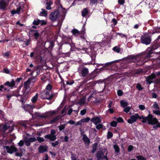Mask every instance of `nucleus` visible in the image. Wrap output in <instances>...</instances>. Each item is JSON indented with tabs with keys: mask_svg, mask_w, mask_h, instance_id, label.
<instances>
[{
	"mask_svg": "<svg viewBox=\"0 0 160 160\" xmlns=\"http://www.w3.org/2000/svg\"><path fill=\"white\" fill-rule=\"evenodd\" d=\"M142 119V121L143 123H145L148 122L149 124L152 125H156L153 126L154 128L157 129L160 128V122H159L158 120L155 118H154L153 116L150 114L146 117L143 118L142 116H140L138 113H135L131 116L130 118L127 120V122L129 124H132L137 121L138 119Z\"/></svg>",
	"mask_w": 160,
	"mask_h": 160,
	"instance_id": "nucleus-1",
	"label": "nucleus"
},
{
	"mask_svg": "<svg viewBox=\"0 0 160 160\" xmlns=\"http://www.w3.org/2000/svg\"><path fill=\"white\" fill-rule=\"evenodd\" d=\"M53 96L54 95L52 92H49L47 90H45L41 93V98L42 99L50 100Z\"/></svg>",
	"mask_w": 160,
	"mask_h": 160,
	"instance_id": "nucleus-2",
	"label": "nucleus"
},
{
	"mask_svg": "<svg viewBox=\"0 0 160 160\" xmlns=\"http://www.w3.org/2000/svg\"><path fill=\"white\" fill-rule=\"evenodd\" d=\"M141 41L142 43L146 45H148L151 42V38L148 33H145L141 37Z\"/></svg>",
	"mask_w": 160,
	"mask_h": 160,
	"instance_id": "nucleus-3",
	"label": "nucleus"
},
{
	"mask_svg": "<svg viewBox=\"0 0 160 160\" xmlns=\"http://www.w3.org/2000/svg\"><path fill=\"white\" fill-rule=\"evenodd\" d=\"M60 13L58 11L52 12L50 15L49 18L52 21H55L59 16Z\"/></svg>",
	"mask_w": 160,
	"mask_h": 160,
	"instance_id": "nucleus-4",
	"label": "nucleus"
},
{
	"mask_svg": "<svg viewBox=\"0 0 160 160\" xmlns=\"http://www.w3.org/2000/svg\"><path fill=\"white\" fill-rule=\"evenodd\" d=\"M37 140V138L34 137H31L29 138H25L24 139V142L26 145L28 146L30 145L31 142H33Z\"/></svg>",
	"mask_w": 160,
	"mask_h": 160,
	"instance_id": "nucleus-5",
	"label": "nucleus"
},
{
	"mask_svg": "<svg viewBox=\"0 0 160 160\" xmlns=\"http://www.w3.org/2000/svg\"><path fill=\"white\" fill-rule=\"evenodd\" d=\"M4 149L7 150V152L10 154H12L13 152L17 151V149L16 148L13 146H4Z\"/></svg>",
	"mask_w": 160,
	"mask_h": 160,
	"instance_id": "nucleus-6",
	"label": "nucleus"
},
{
	"mask_svg": "<svg viewBox=\"0 0 160 160\" xmlns=\"http://www.w3.org/2000/svg\"><path fill=\"white\" fill-rule=\"evenodd\" d=\"M87 50L88 51L87 52L88 53V54L91 57L92 59H94L96 55V50L92 49L91 48H90L88 49Z\"/></svg>",
	"mask_w": 160,
	"mask_h": 160,
	"instance_id": "nucleus-7",
	"label": "nucleus"
},
{
	"mask_svg": "<svg viewBox=\"0 0 160 160\" xmlns=\"http://www.w3.org/2000/svg\"><path fill=\"white\" fill-rule=\"evenodd\" d=\"M22 107L25 111H30L32 110L34 108V105L33 104L31 105L23 104Z\"/></svg>",
	"mask_w": 160,
	"mask_h": 160,
	"instance_id": "nucleus-8",
	"label": "nucleus"
},
{
	"mask_svg": "<svg viewBox=\"0 0 160 160\" xmlns=\"http://www.w3.org/2000/svg\"><path fill=\"white\" fill-rule=\"evenodd\" d=\"M156 76L155 73H152L150 76L146 77V80L147 83L150 84L152 82V80L155 78Z\"/></svg>",
	"mask_w": 160,
	"mask_h": 160,
	"instance_id": "nucleus-9",
	"label": "nucleus"
},
{
	"mask_svg": "<svg viewBox=\"0 0 160 160\" xmlns=\"http://www.w3.org/2000/svg\"><path fill=\"white\" fill-rule=\"evenodd\" d=\"M30 84L28 82V81H27L24 82V86L25 90V92L24 93V95L27 94L30 91Z\"/></svg>",
	"mask_w": 160,
	"mask_h": 160,
	"instance_id": "nucleus-10",
	"label": "nucleus"
},
{
	"mask_svg": "<svg viewBox=\"0 0 160 160\" xmlns=\"http://www.w3.org/2000/svg\"><path fill=\"white\" fill-rule=\"evenodd\" d=\"M7 4L6 2L4 0L0 1V9L4 11L6 8Z\"/></svg>",
	"mask_w": 160,
	"mask_h": 160,
	"instance_id": "nucleus-11",
	"label": "nucleus"
},
{
	"mask_svg": "<svg viewBox=\"0 0 160 160\" xmlns=\"http://www.w3.org/2000/svg\"><path fill=\"white\" fill-rule=\"evenodd\" d=\"M55 112L54 111L49 112L45 113L43 115H42L40 117L45 118H48L54 114Z\"/></svg>",
	"mask_w": 160,
	"mask_h": 160,
	"instance_id": "nucleus-12",
	"label": "nucleus"
},
{
	"mask_svg": "<svg viewBox=\"0 0 160 160\" xmlns=\"http://www.w3.org/2000/svg\"><path fill=\"white\" fill-rule=\"evenodd\" d=\"M22 12L23 10L22 8L21 7H19L16 10H12L11 11V13L12 15H13L15 14H19L20 12Z\"/></svg>",
	"mask_w": 160,
	"mask_h": 160,
	"instance_id": "nucleus-13",
	"label": "nucleus"
},
{
	"mask_svg": "<svg viewBox=\"0 0 160 160\" xmlns=\"http://www.w3.org/2000/svg\"><path fill=\"white\" fill-rule=\"evenodd\" d=\"M96 98H97L96 97V92L95 91H94L93 90L92 92V93L91 95H90L89 97L88 98V101H89L92 100V101H94V100L92 99H95Z\"/></svg>",
	"mask_w": 160,
	"mask_h": 160,
	"instance_id": "nucleus-14",
	"label": "nucleus"
},
{
	"mask_svg": "<svg viewBox=\"0 0 160 160\" xmlns=\"http://www.w3.org/2000/svg\"><path fill=\"white\" fill-rule=\"evenodd\" d=\"M88 69L85 67H84L81 70V74L83 77L87 76L88 73Z\"/></svg>",
	"mask_w": 160,
	"mask_h": 160,
	"instance_id": "nucleus-15",
	"label": "nucleus"
},
{
	"mask_svg": "<svg viewBox=\"0 0 160 160\" xmlns=\"http://www.w3.org/2000/svg\"><path fill=\"white\" fill-rule=\"evenodd\" d=\"M45 138H46L52 141H54L56 139V137L55 135L50 134L45 135Z\"/></svg>",
	"mask_w": 160,
	"mask_h": 160,
	"instance_id": "nucleus-16",
	"label": "nucleus"
},
{
	"mask_svg": "<svg viewBox=\"0 0 160 160\" xmlns=\"http://www.w3.org/2000/svg\"><path fill=\"white\" fill-rule=\"evenodd\" d=\"M91 121L94 123L95 125L97 124L98 123L101 122L100 118L98 117H96L92 118L91 120Z\"/></svg>",
	"mask_w": 160,
	"mask_h": 160,
	"instance_id": "nucleus-17",
	"label": "nucleus"
},
{
	"mask_svg": "<svg viewBox=\"0 0 160 160\" xmlns=\"http://www.w3.org/2000/svg\"><path fill=\"white\" fill-rule=\"evenodd\" d=\"M4 85H7L9 87L12 88L15 85V82L13 80H12L11 82L7 81L4 83Z\"/></svg>",
	"mask_w": 160,
	"mask_h": 160,
	"instance_id": "nucleus-18",
	"label": "nucleus"
},
{
	"mask_svg": "<svg viewBox=\"0 0 160 160\" xmlns=\"http://www.w3.org/2000/svg\"><path fill=\"white\" fill-rule=\"evenodd\" d=\"M40 153L43 152L47 151V147L45 146H40L38 148Z\"/></svg>",
	"mask_w": 160,
	"mask_h": 160,
	"instance_id": "nucleus-19",
	"label": "nucleus"
},
{
	"mask_svg": "<svg viewBox=\"0 0 160 160\" xmlns=\"http://www.w3.org/2000/svg\"><path fill=\"white\" fill-rule=\"evenodd\" d=\"M82 139L86 144H88L90 142V141L88 137L85 135H83Z\"/></svg>",
	"mask_w": 160,
	"mask_h": 160,
	"instance_id": "nucleus-20",
	"label": "nucleus"
},
{
	"mask_svg": "<svg viewBox=\"0 0 160 160\" xmlns=\"http://www.w3.org/2000/svg\"><path fill=\"white\" fill-rule=\"evenodd\" d=\"M104 153L105 154V153H103V149L102 151H100L98 152L97 154V157L98 159H100L102 158V156Z\"/></svg>",
	"mask_w": 160,
	"mask_h": 160,
	"instance_id": "nucleus-21",
	"label": "nucleus"
},
{
	"mask_svg": "<svg viewBox=\"0 0 160 160\" xmlns=\"http://www.w3.org/2000/svg\"><path fill=\"white\" fill-rule=\"evenodd\" d=\"M86 102V99L85 98H83L80 99L78 103L80 105H82L85 104Z\"/></svg>",
	"mask_w": 160,
	"mask_h": 160,
	"instance_id": "nucleus-22",
	"label": "nucleus"
},
{
	"mask_svg": "<svg viewBox=\"0 0 160 160\" xmlns=\"http://www.w3.org/2000/svg\"><path fill=\"white\" fill-rule=\"evenodd\" d=\"M52 4V2L51 1H49L48 2H47L46 3V4L47 5V6L46 7V9L48 10H50L51 9L50 6Z\"/></svg>",
	"mask_w": 160,
	"mask_h": 160,
	"instance_id": "nucleus-23",
	"label": "nucleus"
},
{
	"mask_svg": "<svg viewBox=\"0 0 160 160\" xmlns=\"http://www.w3.org/2000/svg\"><path fill=\"white\" fill-rule=\"evenodd\" d=\"M41 10L42 11L40 12V15L42 16L46 17L47 15V11L43 8H42Z\"/></svg>",
	"mask_w": 160,
	"mask_h": 160,
	"instance_id": "nucleus-24",
	"label": "nucleus"
},
{
	"mask_svg": "<svg viewBox=\"0 0 160 160\" xmlns=\"http://www.w3.org/2000/svg\"><path fill=\"white\" fill-rule=\"evenodd\" d=\"M120 104L121 105V106L123 108H124L127 107V106L128 105V103L127 102H125L122 100H121L120 101Z\"/></svg>",
	"mask_w": 160,
	"mask_h": 160,
	"instance_id": "nucleus-25",
	"label": "nucleus"
},
{
	"mask_svg": "<svg viewBox=\"0 0 160 160\" xmlns=\"http://www.w3.org/2000/svg\"><path fill=\"white\" fill-rule=\"evenodd\" d=\"M38 98V94L36 93L31 99V101L33 103L35 102L37 100Z\"/></svg>",
	"mask_w": 160,
	"mask_h": 160,
	"instance_id": "nucleus-26",
	"label": "nucleus"
},
{
	"mask_svg": "<svg viewBox=\"0 0 160 160\" xmlns=\"http://www.w3.org/2000/svg\"><path fill=\"white\" fill-rule=\"evenodd\" d=\"M103 153H105V155L102 158H104L105 160H108V158L107 157V155L108 154V151L106 148H105L103 149Z\"/></svg>",
	"mask_w": 160,
	"mask_h": 160,
	"instance_id": "nucleus-27",
	"label": "nucleus"
},
{
	"mask_svg": "<svg viewBox=\"0 0 160 160\" xmlns=\"http://www.w3.org/2000/svg\"><path fill=\"white\" fill-rule=\"evenodd\" d=\"M88 12V10L87 8H84L82 11V17L85 16Z\"/></svg>",
	"mask_w": 160,
	"mask_h": 160,
	"instance_id": "nucleus-28",
	"label": "nucleus"
},
{
	"mask_svg": "<svg viewBox=\"0 0 160 160\" xmlns=\"http://www.w3.org/2000/svg\"><path fill=\"white\" fill-rule=\"evenodd\" d=\"M152 107L153 108L155 109V110H158L159 109V107L156 102H154L152 106Z\"/></svg>",
	"mask_w": 160,
	"mask_h": 160,
	"instance_id": "nucleus-29",
	"label": "nucleus"
},
{
	"mask_svg": "<svg viewBox=\"0 0 160 160\" xmlns=\"http://www.w3.org/2000/svg\"><path fill=\"white\" fill-rule=\"evenodd\" d=\"M52 89V85L50 84H48L46 87L45 90H47L49 92H52L51 91Z\"/></svg>",
	"mask_w": 160,
	"mask_h": 160,
	"instance_id": "nucleus-30",
	"label": "nucleus"
},
{
	"mask_svg": "<svg viewBox=\"0 0 160 160\" xmlns=\"http://www.w3.org/2000/svg\"><path fill=\"white\" fill-rule=\"evenodd\" d=\"M90 120V118L89 117H87L86 118L82 119H81L82 123L85 122H88Z\"/></svg>",
	"mask_w": 160,
	"mask_h": 160,
	"instance_id": "nucleus-31",
	"label": "nucleus"
},
{
	"mask_svg": "<svg viewBox=\"0 0 160 160\" xmlns=\"http://www.w3.org/2000/svg\"><path fill=\"white\" fill-rule=\"evenodd\" d=\"M114 62V61H112V62H107V63H106L105 64H98L97 66L98 67V66H102L103 67H104L105 66H108V65H110V64H112V63H113Z\"/></svg>",
	"mask_w": 160,
	"mask_h": 160,
	"instance_id": "nucleus-32",
	"label": "nucleus"
},
{
	"mask_svg": "<svg viewBox=\"0 0 160 160\" xmlns=\"http://www.w3.org/2000/svg\"><path fill=\"white\" fill-rule=\"evenodd\" d=\"M113 148L115 150V152L116 153H118L119 152V148L117 145H114L113 146Z\"/></svg>",
	"mask_w": 160,
	"mask_h": 160,
	"instance_id": "nucleus-33",
	"label": "nucleus"
},
{
	"mask_svg": "<svg viewBox=\"0 0 160 160\" xmlns=\"http://www.w3.org/2000/svg\"><path fill=\"white\" fill-rule=\"evenodd\" d=\"M113 50L119 53L120 52V49L118 47L115 46L113 48Z\"/></svg>",
	"mask_w": 160,
	"mask_h": 160,
	"instance_id": "nucleus-34",
	"label": "nucleus"
},
{
	"mask_svg": "<svg viewBox=\"0 0 160 160\" xmlns=\"http://www.w3.org/2000/svg\"><path fill=\"white\" fill-rule=\"evenodd\" d=\"M110 125L112 127H116L117 126V122L115 121H112L110 122Z\"/></svg>",
	"mask_w": 160,
	"mask_h": 160,
	"instance_id": "nucleus-35",
	"label": "nucleus"
},
{
	"mask_svg": "<svg viewBox=\"0 0 160 160\" xmlns=\"http://www.w3.org/2000/svg\"><path fill=\"white\" fill-rule=\"evenodd\" d=\"M136 158L138 160H146V159L144 157L139 155L136 156Z\"/></svg>",
	"mask_w": 160,
	"mask_h": 160,
	"instance_id": "nucleus-36",
	"label": "nucleus"
},
{
	"mask_svg": "<svg viewBox=\"0 0 160 160\" xmlns=\"http://www.w3.org/2000/svg\"><path fill=\"white\" fill-rule=\"evenodd\" d=\"M153 113L157 115H160V110L159 109L153 110L152 111Z\"/></svg>",
	"mask_w": 160,
	"mask_h": 160,
	"instance_id": "nucleus-37",
	"label": "nucleus"
},
{
	"mask_svg": "<svg viewBox=\"0 0 160 160\" xmlns=\"http://www.w3.org/2000/svg\"><path fill=\"white\" fill-rule=\"evenodd\" d=\"M27 81H28V82L30 83V84H31L32 83L36 82V80L35 79V78H30L28 79Z\"/></svg>",
	"mask_w": 160,
	"mask_h": 160,
	"instance_id": "nucleus-38",
	"label": "nucleus"
},
{
	"mask_svg": "<svg viewBox=\"0 0 160 160\" xmlns=\"http://www.w3.org/2000/svg\"><path fill=\"white\" fill-rule=\"evenodd\" d=\"M33 24L36 25H38L40 24V20L37 19V20H35L33 22Z\"/></svg>",
	"mask_w": 160,
	"mask_h": 160,
	"instance_id": "nucleus-39",
	"label": "nucleus"
},
{
	"mask_svg": "<svg viewBox=\"0 0 160 160\" xmlns=\"http://www.w3.org/2000/svg\"><path fill=\"white\" fill-rule=\"evenodd\" d=\"M130 109L131 108L129 107H126L124 108L123 111L126 113H128Z\"/></svg>",
	"mask_w": 160,
	"mask_h": 160,
	"instance_id": "nucleus-40",
	"label": "nucleus"
},
{
	"mask_svg": "<svg viewBox=\"0 0 160 160\" xmlns=\"http://www.w3.org/2000/svg\"><path fill=\"white\" fill-rule=\"evenodd\" d=\"M113 136L112 133L110 131L108 132L107 134V138L108 139L111 138Z\"/></svg>",
	"mask_w": 160,
	"mask_h": 160,
	"instance_id": "nucleus-41",
	"label": "nucleus"
},
{
	"mask_svg": "<svg viewBox=\"0 0 160 160\" xmlns=\"http://www.w3.org/2000/svg\"><path fill=\"white\" fill-rule=\"evenodd\" d=\"M37 140L40 142H43L44 141V139L43 138L40 137H37Z\"/></svg>",
	"mask_w": 160,
	"mask_h": 160,
	"instance_id": "nucleus-42",
	"label": "nucleus"
},
{
	"mask_svg": "<svg viewBox=\"0 0 160 160\" xmlns=\"http://www.w3.org/2000/svg\"><path fill=\"white\" fill-rule=\"evenodd\" d=\"M87 110L86 109H84L81 110L80 112V114L82 115H84L86 112Z\"/></svg>",
	"mask_w": 160,
	"mask_h": 160,
	"instance_id": "nucleus-43",
	"label": "nucleus"
},
{
	"mask_svg": "<svg viewBox=\"0 0 160 160\" xmlns=\"http://www.w3.org/2000/svg\"><path fill=\"white\" fill-rule=\"evenodd\" d=\"M65 126H66V125L62 124V125H61L60 126H59L58 128L59 129V130L60 131H61V130H63L65 128Z\"/></svg>",
	"mask_w": 160,
	"mask_h": 160,
	"instance_id": "nucleus-44",
	"label": "nucleus"
},
{
	"mask_svg": "<svg viewBox=\"0 0 160 160\" xmlns=\"http://www.w3.org/2000/svg\"><path fill=\"white\" fill-rule=\"evenodd\" d=\"M9 127V126L7 124L5 125L3 127V129L4 131L7 130Z\"/></svg>",
	"mask_w": 160,
	"mask_h": 160,
	"instance_id": "nucleus-45",
	"label": "nucleus"
},
{
	"mask_svg": "<svg viewBox=\"0 0 160 160\" xmlns=\"http://www.w3.org/2000/svg\"><path fill=\"white\" fill-rule=\"evenodd\" d=\"M82 122L81 121V120L78 122H77L75 124V125L76 126H82Z\"/></svg>",
	"mask_w": 160,
	"mask_h": 160,
	"instance_id": "nucleus-46",
	"label": "nucleus"
},
{
	"mask_svg": "<svg viewBox=\"0 0 160 160\" xmlns=\"http://www.w3.org/2000/svg\"><path fill=\"white\" fill-rule=\"evenodd\" d=\"M117 122L119 123L123 122V120L121 117H119L117 119Z\"/></svg>",
	"mask_w": 160,
	"mask_h": 160,
	"instance_id": "nucleus-47",
	"label": "nucleus"
},
{
	"mask_svg": "<svg viewBox=\"0 0 160 160\" xmlns=\"http://www.w3.org/2000/svg\"><path fill=\"white\" fill-rule=\"evenodd\" d=\"M58 117H57L54 118L52 119L51 121V123H53L56 122L57 121L58 119Z\"/></svg>",
	"mask_w": 160,
	"mask_h": 160,
	"instance_id": "nucleus-48",
	"label": "nucleus"
},
{
	"mask_svg": "<svg viewBox=\"0 0 160 160\" xmlns=\"http://www.w3.org/2000/svg\"><path fill=\"white\" fill-rule=\"evenodd\" d=\"M103 125L101 124H99L97 125L96 126V128L98 129L99 130L102 127Z\"/></svg>",
	"mask_w": 160,
	"mask_h": 160,
	"instance_id": "nucleus-49",
	"label": "nucleus"
},
{
	"mask_svg": "<svg viewBox=\"0 0 160 160\" xmlns=\"http://www.w3.org/2000/svg\"><path fill=\"white\" fill-rule=\"evenodd\" d=\"M46 24V22L44 20H40V24L41 25H45Z\"/></svg>",
	"mask_w": 160,
	"mask_h": 160,
	"instance_id": "nucleus-50",
	"label": "nucleus"
},
{
	"mask_svg": "<svg viewBox=\"0 0 160 160\" xmlns=\"http://www.w3.org/2000/svg\"><path fill=\"white\" fill-rule=\"evenodd\" d=\"M136 88L139 91H140L142 89V87L141 85L140 84H137Z\"/></svg>",
	"mask_w": 160,
	"mask_h": 160,
	"instance_id": "nucleus-51",
	"label": "nucleus"
},
{
	"mask_svg": "<svg viewBox=\"0 0 160 160\" xmlns=\"http://www.w3.org/2000/svg\"><path fill=\"white\" fill-rule=\"evenodd\" d=\"M58 144V141H56L55 142L51 143L52 145L54 147L57 146Z\"/></svg>",
	"mask_w": 160,
	"mask_h": 160,
	"instance_id": "nucleus-52",
	"label": "nucleus"
},
{
	"mask_svg": "<svg viewBox=\"0 0 160 160\" xmlns=\"http://www.w3.org/2000/svg\"><path fill=\"white\" fill-rule=\"evenodd\" d=\"M69 123L71 125L75 124L76 123H75V121L72 120H69L67 123Z\"/></svg>",
	"mask_w": 160,
	"mask_h": 160,
	"instance_id": "nucleus-53",
	"label": "nucleus"
},
{
	"mask_svg": "<svg viewBox=\"0 0 160 160\" xmlns=\"http://www.w3.org/2000/svg\"><path fill=\"white\" fill-rule=\"evenodd\" d=\"M111 22L114 25H116L117 22V20L115 18H113L112 19L111 21Z\"/></svg>",
	"mask_w": 160,
	"mask_h": 160,
	"instance_id": "nucleus-54",
	"label": "nucleus"
},
{
	"mask_svg": "<svg viewBox=\"0 0 160 160\" xmlns=\"http://www.w3.org/2000/svg\"><path fill=\"white\" fill-rule=\"evenodd\" d=\"M139 109L141 110H144L145 108L144 106L142 105H140L139 106Z\"/></svg>",
	"mask_w": 160,
	"mask_h": 160,
	"instance_id": "nucleus-55",
	"label": "nucleus"
},
{
	"mask_svg": "<svg viewBox=\"0 0 160 160\" xmlns=\"http://www.w3.org/2000/svg\"><path fill=\"white\" fill-rule=\"evenodd\" d=\"M117 93L118 96H122L123 94L121 90H118V91Z\"/></svg>",
	"mask_w": 160,
	"mask_h": 160,
	"instance_id": "nucleus-56",
	"label": "nucleus"
},
{
	"mask_svg": "<svg viewBox=\"0 0 160 160\" xmlns=\"http://www.w3.org/2000/svg\"><path fill=\"white\" fill-rule=\"evenodd\" d=\"M133 147L132 145H129L128 148V152H131L133 148Z\"/></svg>",
	"mask_w": 160,
	"mask_h": 160,
	"instance_id": "nucleus-57",
	"label": "nucleus"
},
{
	"mask_svg": "<svg viewBox=\"0 0 160 160\" xmlns=\"http://www.w3.org/2000/svg\"><path fill=\"white\" fill-rule=\"evenodd\" d=\"M34 36L36 39L39 36V34L38 32L37 31L35 32L34 33Z\"/></svg>",
	"mask_w": 160,
	"mask_h": 160,
	"instance_id": "nucleus-58",
	"label": "nucleus"
},
{
	"mask_svg": "<svg viewBox=\"0 0 160 160\" xmlns=\"http://www.w3.org/2000/svg\"><path fill=\"white\" fill-rule=\"evenodd\" d=\"M124 2L125 0H118V3L121 5L123 4L124 3Z\"/></svg>",
	"mask_w": 160,
	"mask_h": 160,
	"instance_id": "nucleus-59",
	"label": "nucleus"
},
{
	"mask_svg": "<svg viewBox=\"0 0 160 160\" xmlns=\"http://www.w3.org/2000/svg\"><path fill=\"white\" fill-rule=\"evenodd\" d=\"M30 41V40L29 39L27 40L26 41H25L24 42L25 43V45L27 46H28L29 44V42Z\"/></svg>",
	"mask_w": 160,
	"mask_h": 160,
	"instance_id": "nucleus-60",
	"label": "nucleus"
},
{
	"mask_svg": "<svg viewBox=\"0 0 160 160\" xmlns=\"http://www.w3.org/2000/svg\"><path fill=\"white\" fill-rule=\"evenodd\" d=\"M19 146H22L23 144V142L22 140H20L18 143Z\"/></svg>",
	"mask_w": 160,
	"mask_h": 160,
	"instance_id": "nucleus-61",
	"label": "nucleus"
},
{
	"mask_svg": "<svg viewBox=\"0 0 160 160\" xmlns=\"http://www.w3.org/2000/svg\"><path fill=\"white\" fill-rule=\"evenodd\" d=\"M97 1L98 0H90V3L94 4L97 2Z\"/></svg>",
	"mask_w": 160,
	"mask_h": 160,
	"instance_id": "nucleus-62",
	"label": "nucleus"
},
{
	"mask_svg": "<svg viewBox=\"0 0 160 160\" xmlns=\"http://www.w3.org/2000/svg\"><path fill=\"white\" fill-rule=\"evenodd\" d=\"M158 95L155 93H152V98H156L158 97Z\"/></svg>",
	"mask_w": 160,
	"mask_h": 160,
	"instance_id": "nucleus-63",
	"label": "nucleus"
},
{
	"mask_svg": "<svg viewBox=\"0 0 160 160\" xmlns=\"http://www.w3.org/2000/svg\"><path fill=\"white\" fill-rule=\"evenodd\" d=\"M71 160H76V157L74 155H72L71 157Z\"/></svg>",
	"mask_w": 160,
	"mask_h": 160,
	"instance_id": "nucleus-64",
	"label": "nucleus"
}]
</instances>
